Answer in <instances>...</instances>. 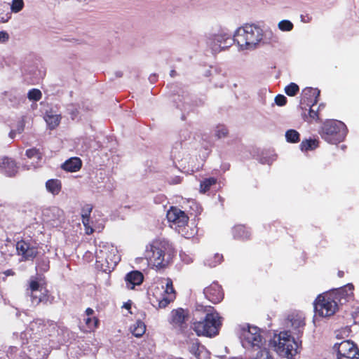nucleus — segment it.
I'll return each mask as SVG.
<instances>
[{
  "instance_id": "nucleus-15",
  "label": "nucleus",
  "mask_w": 359,
  "mask_h": 359,
  "mask_svg": "<svg viewBox=\"0 0 359 359\" xmlns=\"http://www.w3.org/2000/svg\"><path fill=\"white\" fill-rule=\"evenodd\" d=\"M167 218L170 222L178 227H184L189 222V217L187 214L175 207H171L168 211Z\"/></svg>"
},
{
  "instance_id": "nucleus-45",
  "label": "nucleus",
  "mask_w": 359,
  "mask_h": 359,
  "mask_svg": "<svg viewBox=\"0 0 359 359\" xmlns=\"http://www.w3.org/2000/svg\"><path fill=\"white\" fill-rule=\"evenodd\" d=\"M38 266L40 270L43 271H47L49 269V261L48 259H43L41 263L39 264Z\"/></svg>"
},
{
  "instance_id": "nucleus-42",
  "label": "nucleus",
  "mask_w": 359,
  "mask_h": 359,
  "mask_svg": "<svg viewBox=\"0 0 359 359\" xmlns=\"http://www.w3.org/2000/svg\"><path fill=\"white\" fill-rule=\"evenodd\" d=\"M250 359H273L272 355H271L269 351L266 348L261 350V351H258L256 357L252 358Z\"/></svg>"
},
{
  "instance_id": "nucleus-28",
  "label": "nucleus",
  "mask_w": 359,
  "mask_h": 359,
  "mask_svg": "<svg viewBox=\"0 0 359 359\" xmlns=\"http://www.w3.org/2000/svg\"><path fill=\"white\" fill-rule=\"evenodd\" d=\"M132 334L137 338L143 336L146 332V325L144 322L138 320L130 328Z\"/></svg>"
},
{
  "instance_id": "nucleus-24",
  "label": "nucleus",
  "mask_w": 359,
  "mask_h": 359,
  "mask_svg": "<svg viewBox=\"0 0 359 359\" xmlns=\"http://www.w3.org/2000/svg\"><path fill=\"white\" fill-rule=\"evenodd\" d=\"M302 95L304 98H306L309 102L308 103V105H310V103L311 104V102L317 104L320 96V90L318 88L306 87L303 89Z\"/></svg>"
},
{
  "instance_id": "nucleus-51",
  "label": "nucleus",
  "mask_w": 359,
  "mask_h": 359,
  "mask_svg": "<svg viewBox=\"0 0 359 359\" xmlns=\"http://www.w3.org/2000/svg\"><path fill=\"white\" fill-rule=\"evenodd\" d=\"M301 18H302V21H304V22H309V21H310V20H311V18H308V20H305V19H304V15H301Z\"/></svg>"
},
{
  "instance_id": "nucleus-5",
  "label": "nucleus",
  "mask_w": 359,
  "mask_h": 359,
  "mask_svg": "<svg viewBox=\"0 0 359 359\" xmlns=\"http://www.w3.org/2000/svg\"><path fill=\"white\" fill-rule=\"evenodd\" d=\"M347 134L346 125L337 120H327L321 127V137L330 144H338L342 142Z\"/></svg>"
},
{
  "instance_id": "nucleus-41",
  "label": "nucleus",
  "mask_w": 359,
  "mask_h": 359,
  "mask_svg": "<svg viewBox=\"0 0 359 359\" xmlns=\"http://www.w3.org/2000/svg\"><path fill=\"white\" fill-rule=\"evenodd\" d=\"M278 28L281 31L288 32L292 29L293 24L289 20H283L278 23Z\"/></svg>"
},
{
  "instance_id": "nucleus-32",
  "label": "nucleus",
  "mask_w": 359,
  "mask_h": 359,
  "mask_svg": "<svg viewBox=\"0 0 359 359\" xmlns=\"http://www.w3.org/2000/svg\"><path fill=\"white\" fill-rule=\"evenodd\" d=\"M8 6L6 4H0V22H6L11 18Z\"/></svg>"
},
{
  "instance_id": "nucleus-38",
  "label": "nucleus",
  "mask_w": 359,
  "mask_h": 359,
  "mask_svg": "<svg viewBox=\"0 0 359 359\" xmlns=\"http://www.w3.org/2000/svg\"><path fill=\"white\" fill-rule=\"evenodd\" d=\"M41 92L36 88L31 89L27 93V97L29 100L39 101L41 99Z\"/></svg>"
},
{
  "instance_id": "nucleus-4",
  "label": "nucleus",
  "mask_w": 359,
  "mask_h": 359,
  "mask_svg": "<svg viewBox=\"0 0 359 359\" xmlns=\"http://www.w3.org/2000/svg\"><path fill=\"white\" fill-rule=\"evenodd\" d=\"M262 37L263 32L261 28L247 24L237 29L233 36V41L242 49H253L262 41Z\"/></svg>"
},
{
  "instance_id": "nucleus-6",
  "label": "nucleus",
  "mask_w": 359,
  "mask_h": 359,
  "mask_svg": "<svg viewBox=\"0 0 359 359\" xmlns=\"http://www.w3.org/2000/svg\"><path fill=\"white\" fill-rule=\"evenodd\" d=\"M333 294L328 291L318 295L313 302L316 315L320 317L329 318L334 315L339 310V304Z\"/></svg>"
},
{
  "instance_id": "nucleus-8",
  "label": "nucleus",
  "mask_w": 359,
  "mask_h": 359,
  "mask_svg": "<svg viewBox=\"0 0 359 359\" xmlns=\"http://www.w3.org/2000/svg\"><path fill=\"white\" fill-rule=\"evenodd\" d=\"M241 342L245 348H253L261 351L263 350L262 346L265 344V340L259 328L256 326H248L247 329L242 330Z\"/></svg>"
},
{
  "instance_id": "nucleus-22",
  "label": "nucleus",
  "mask_w": 359,
  "mask_h": 359,
  "mask_svg": "<svg viewBox=\"0 0 359 359\" xmlns=\"http://www.w3.org/2000/svg\"><path fill=\"white\" fill-rule=\"evenodd\" d=\"M232 235L233 238L240 241H248L251 236L248 229L242 224L235 225L232 228Z\"/></svg>"
},
{
  "instance_id": "nucleus-10",
  "label": "nucleus",
  "mask_w": 359,
  "mask_h": 359,
  "mask_svg": "<svg viewBox=\"0 0 359 359\" xmlns=\"http://www.w3.org/2000/svg\"><path fill=\"white\" fill-rule=\"evenodd\" d=\"M333 349L337 352V359H359V349L351 340H344L339 344H335Z\"/></svg>"
},
{
  "instance_id": "nucleus-33",
  "label": "nucleus",
  "mask_w": 359,
  "mask_h": 359,
  "mask_svg": "<svg viewBox=\"0 0 359 359\" xmlns=\"http://www.w3.org/2000/svg\"><path fill=\"white\" fill-rule=\"evenodd\" d=\"M25 155L28 158H36L39 161H41L43 158V154L39 149L35 147L27 149Z\"/></svg>"
},
{
  "instance_id": "nucleus-27",
  "label": "nucleus",
  "mask_w": 359,
  "mask_h": 359,
  "mask_svg": "<svg viewBox=\"0 0 359 359\" xmlns=\"http://www.w3.org/2000/svg\"><path fill=\"white\" fill-rule=\"evenodd\" d=\"M319 146V142L316 139H305L303 140L299 145L302 151H308L314 150Z\"/></svg>"
},
{
  "instance_id": "nucleus-50",
  "label": "nucleus",
  "mask_w": 359,
  "mask_h": 359,
  "mask_svg": "<svg viewBox=\"0 0 359 359\" xmlns=\"http://www.w3.org/2000/svg\"><path fill=\"white\" fill-rule=\"evenodd\" d=\"M337 275L339 278H343L344 276V272L343 271H339Z\"/></svg>"
},
{
  "instance_id": "nucleus-47",
  "label": "nucleus",
  "mask_w": 359,
  "mask_h": 359,
  "mask_svg": "<svg viewBox=\"0 0 359 359\" xmlns=\"http://www.w3.org/2000/svg\"><path fill=\"white\" fill-rule=\"evenodd\" d=\"M4 273L6 276H14L15 275V272L12 270V269H8V270H6Z\"/></svg>"
},
{
  "instance_id": "nucleus-14",
  "label": "nucleus",
  "mask_w": 359,
  "mask_h": 359,
  "mask_svg": "<svg viewBox=\"0 0 359 359\" xmlns=\"http://www.w3.org/2000/svg\"><path fill=\"white\" fill-rule=\"evenodd\" d=\"M203 293L205 298L213 304L219 303L224 296L222 286L217 282H213L208 287H206Z\"/></svg>"
},
{
  "instance_id": "nucleus-18",
  "label": "nucleus",
  "mask_w": 359,
  "mask_h": 359,
  "mask_svg": "<svg viewBox=\"0 0 359 359\" xmlns=\"http://www.w3.org/2000/svg\"><path fill=\"white\" fill-rule=\"evenodd\" d=\"M143 280V273L137 270L128 273L125 276L126 287L130 290H133L135 286L140 285Z\"/></svg>"
},
{
  "instance_id": "nucleus-53",
  "label": "nucleus",
  "mask_w": 359,
  "mask_h": 359,
  "mask_svg": "<svg viewBox=\"0 0 359 359\" xmlns=\"http://www.w3.org/2000/svg\"><path fill=\"white\" fill-rule=\"evenodd\" d=\"M24 130L23 126H21L20 128L18 129V133H21Z\"/></svg>"
},
{
  "instance_id": "nucleus-21",
  "label": "nucleus",
  "mask_w": 359,
  "mask_h": 359,
  "mask_svg": "<svg viewBox=\"0 0 359 359\" xmlns=\"http://www.w3.org/2000/svg\"><path fill=\"white\" fill-rule=\"evenodd\" d=\"M325 106V105L324 104H320L317 106V104H313V102H311L309 113L307 115H305L304 121L309 123L318 122L320 121L319 111L321 109H324Z\"/></svg>"
},
{
  "instance_id": "nucleus-36",
  "label": "nucleus",
  "mask_w": 359,
  "mask_h": 359,
  "mask_svg": "<svg viewBox=\"0 0 359 359\" xmlns=\"http://www.w3.org/2000/svg\"><path fill=\"white\" fill-rule=\"evenodd\" d=\"M223 261V255L221 254H215L213 257L206 260L207 264L210 267H215Z\"/></svg>"
},
{
  "instance_id": "nucleus-20",
  "label": "nucleus",
  "mask_w": 359,
  "mask_h": 359,
  "mask_svg": "<svg viewBox=\"0 0 359 359\" xmlns=\"http://www.w3.org/2000/svg\"><path fill=\"white\" fill-rule=\"evenodd\" d=\"M94 313V310L91 308H87L85 311L86 318L83 320L87 328L86 331H94L99 326L100 320L97 317L93 316Z\"/></svg>"
},
{
  "instance_id": "nucleus-48",
  "label": "nucleus",
  "mask_w": 359,
  "mask_h": 359,
  "mask_svg": "<svg viewBox=\"0 0 359 359\" xmlns=\"http://www.w3.org/2000/svg\"><path fill=\"white\" fill-rule=\"evenodd\" d=\"M123 308H125V309H128V310H129V309H131V303H130V302H126V303H125V304H123Z\"/></svg>"
},
{
  "instance_id": "nucleus-40",
  "label": "nucleus",
  "mask_w": 359,
  "mask_h": 359,
  "mask_svg": "<svg viewBox=\"0 0 359 359\" xmlns=\"http://www.w3.org/2000/svg\"><path fill=\"white\" fill-rule=\"evenodd\" d=\"M24 7L23 0H13L11 6V10L12 12L18 13Z\"/></svg>"
},
{
  "instance_id": "nucleus-26",
  "label": "nucleus",
  "mask_w": 359,
  "mask_h": 359,
  "mask_svg": "<svg viewBox=\"0 0 359 359\" xmlns=\"http://www.w3.org/2000/svg\"><path fill=\"white\" fill-rule=\"evenodd\" d=\"M46 287H43L39 282L38 277H32L29 281V287L27 290L29 291L30 297L32 295L35 294L36 293H39V291L44 289Z\"/></svg>"
},
{
  "instance_id": "nucleus-7",
  "label": "nucleus",
  "mask_w": 359,
  "mask_h": 359,
  "mask_svg": "<svg viewBox=\"0 0 359 359\" xmlns=\"http://www.w3.org/2000/svg\"><path fill=\"white\" fill-rule=\"evenodd\" d=\"M152 296L155 298L159 309H165L176 298V292L171 278H166L165 287L154 286L151 289Z\"/></svg>"
},
{
  "instance_id": "nucleus-16",
  "label": "nucleus",
  "mask_w": 359,
  "mask_h": 359,
  "mask_svg": "<svg viewBox=\"0 0 359 359\" xmlns=\"http://www.w3.org/2000/svg\"><path fill=\"white\" fill-rule=\"evenodd\" d=\"M354 286L351 283H348L344 287L330 290V293L336 297V301L339 305L345 304L353 297Z\"/></svg>"
},
{
  "instance_id": "nucleus-29",
  "label": "nucleus",
  "mask_w": 359,
  "mask_h": 359,
  "mask_svg": "<svg viewBox=\"0 0 359 359\" xmlns=\"http://www.w3.org/2000/svg\"><path fill=\"white\" fill-rule=\"evenodd\" d=\"M46 122L50 130H53L57 127L61 121L60 115L46 114L45 118Z\"/></svg>"
},
{
  "instance_id": "nucleus-2",
  "label": "nucleus",
  "mask_w": 359,
  "mask_h": 359,
  "mask_svg": "<svg viewBox=\"0 0 359 359\" xmlns=\"http://www.w3.org/2000/svg\"><path fill=\"white\" fill-rule=\"evenodd\" d=\"M222 325V318L212 306H201L193 312L191 327L198 337L217 336Z\"/></svg>"
},
{
  "instance_id": "nucleus-11",
  "label": "nucleus",
  "mask_w": 359,
  "mask_h": 359,
  "mask_svg": "<svg viewBox=\"0 0 359 359\" xmlns=\"http://www.w3.org/2000/svg\"><path fill=\"white\" fill-rule=\"evenodd\" d=\"M189 310L184 309L182 308H177L172 310L170 313V323L175 329H177L180 332L184 333L188 327L187 322L189 320Z\"/></svg>"
},
{
  "instance_id": "nucleus-46",
  "label": "nucleus",
  "mask_w": 359,
  "mask_h": 359,
  "mask_svg": "<svg viewBox=\"0 0 359 359\" xmlns=\"http://www.w3.org/2000/svg\"><path fill=\"white\" fill-rule=\"evenodd\" d=\"M9 39L8 34L5 31H1L0 32V41L5 42L8 41Z\"/></svg>"
},
{
  "instance_id": "nucleus-43",
  "label": "nucleus",
  "mask_w": 359,
  "mask_h": 359,
  "mask_svg": "<svg viewBox=\"0 0 359 359\" xmlns=\"http://www.w3.org/2000/svg\"><path fill=\"white\" fill-rule=\"evenodd\" d=\"M287 97L283 95H278L275 97V102L278 106L283 107L287 103Z\"/></svg>"
},
{
  "instance_id": "nucleus-13",
  "label": "nucleus",
  "mask_w": 359,
  "mask_h": 359,
  "mask_svg": "<svg viewBox=\"0 0 359 359\" xmlns=\"http://www.w3.org/2000/svg\"><path fill=\"white\" fill-rule=\"evenodd\" d=\"M19 166L15 160L9 156L0 157V173L8 177H13L18 172Z\"/></svg>"
},
{
  "instance_id": "nucleus-1",
  "label": "nucleus",
  "mask_w": 359,
  "mask_h": 359,
  "mask_svg": "<svg viewBox=\"0 0 359 359\" xmlns=\"http://www.w3.org/2000/svg\"><path fill=\"white\" fill-rule=\"evenodd\" d=\"M288 319L292 327V332L297 337V339L287 331H285L275 335L271 344L280 355L292 358L298 353L297 350L302 345V341L299 339L303 334L306 323L305 318L299 313H292L288 316Z\"/></svg>"
},
{
  "instance_id": "nucleus-25",
  "label": "nucleus",
  "mask_w": 359,
  "mask_h": 359,
  "mask_svg": "<svg viewBox=\"0 0 359 359\" xmlns=\"http://www.w3.org/2000/svg\"><path fill=\"white\" fill-rule=\"evenodd\" d=\"M46 188L48 192L57 195L62 190V182L57 179H50L46 182Z\"/></svg>"
},
{
  "instance_id": "nucleus-39",
  "label": "nucleus",
  "mask_w": 359,
  "mask_h": 359,
  "mask_svg": "<svg viewBox=\"0 0 359 359\" xmlns=\"http://www.w3.org/2000/svg\"><path fill=\"white\" fill-rule=\"evenodd\" d=\"M229 134L227 128L224 125H219L217 127L215 131V135L217 138L226 137Z\"/></svg>"
},
{
  "instance_id": "nucleus-52",
  "label": "nucleus",
  "mask_w": 359,
  "mask_h": 359,
  "mask_svg": "<svg viewBox=\"0 0 359 359\" xmlns=\"http://www.w3.org/2000/svg\"><path fill=\"white\" fill-rule=\"evenodd\" d=\"M175 70H172V71L170 72V76H175Z\"/></svg>"
},
{
  "instance_id": "nucleus-12",
  "label": "nucleus",
  "mask_w": 359,
  "mask_h": 359,
  "mask_svg": "<svg viewBox=\"0 0 359 359\" xmlns=\"http://www.w3.org/2000/svg\"><path fill=\"white\" fill-rule=\"evenodd\" d=\"M233 41V39L230 34H215L211 39L210 46L213 52L217 53L230 47Z\"/></svg>"
},
{
  "instance_id": "nucleus-44",
  "label": "nucleus",
  "mask_w": 359,
  "mask_h": 359,
  "mask_svg": "<svg viewBox=\"0 0 359 359\" xmlns=\"http://www.w3.org/2000/svg\"><path fill=\"white\" fill-rule=\"evenodd\" d=\"M82 223L85 227V232L87 235H91L94 232L93 228L90 225V220H82Z\"/></svg>"
},
{
  "instance_id": "nucleus-31",
  "label": "nucleus",
  "mask_w": 359,
  "mask_h": 359,
  "mask_svg": "<svg viewBox=\"0 0 359 359\" xmlns=\"http://www.w3.org/2000/svg\"><path fill=\"white\" fill-rule=\"evenodd\" d=\"M285 138L287 142L297 143L300 141V134L296 130L290 129L285 133Z\"/></svg>"
},
{
  "instance_id": "nucleus-30",
  "label": "nucleus",
  "mask_w": 359,
  "mask_h": 359,
  "mask_svg": "<svg viewBox=\"0 0 359 359\" xmlns=\"http://www.w3.org/2000/svg\"><path fill=\"white\" fill-rule=\"evenodd\" d=\"M217 183V179L215 177L205 178L204 180L201 182L200 191L202 193L208 191L212 185Z\"/></svg>"
},
{
  "instance_id": "nucleus-17",
  "label": "nucleus",
  "mask_w": 359,
  "mask_h": 359,
  "mask_svg": "<svg viewBox=\"0 0 359 359\" xmlns=\"http://www.w3.org/2000/svg\"><path fill=\"white\" fill-rule=\"evenodd\" d=\"M100 253L101 256H99L98 258L104 259V262L109 270H110V269H114L120 261V257L116 249L111 248L110 250H101Z\"/></svg>"
},
{
  "instance_id": "nucleus-3",
  "label": "nucleus",
  "mask_w": 359,
  "mask_h": 359,
  "mask_svg": "<svg viewBox=\"0 0 359 359\" xmlns=\"http://www.w3.org/2000/svg\"><path fill=\"white\" fill-rule=\"evenodd\" d=\"M173 252L172 245L168 241L156 239L147 246L145 257L153 268L161 269L169 265Z\"/></svg>"
},
{
  "instance_id": "nucleus-34",
  "label": "nucleus",
  "mask_w": 359,
  "mask_h": 359,
  "mask_svg": "<svg viewBox=\"0 0 359 359\" xmlns=\"http://www.w3.org/2000/svg\"><path fill=\"white\" fill-rule=\"evenodd\" d=\"M201 348H203V347H201ZM189 352L193 354L197 359H200L201 350L200 342L198 339L191 342V344L189 347Z\"/></svg>"
},
{
  "instance_id": "nucleus-37",
  "label": "nucleus",
  "mask_w": 359,
  "mask_h": 359,
  "mask_svg": "<svg viewBox=\"0 0 359 359\" xmlns=\"http://www.w3.org/2000/svg\"><path fill=\"white\" fill-rule=\"evenodd\" d=\"M299 91V88L295 83H290L285 88V93L290 97L295 96Z\"/></svg>"
},
{
  "instance_id": "nucleus-19",
  "label": "nucleus",
  "mask_w": 359,
  "mask_h": 359,
  "mask_svg": "<svg viewBox=\"0 0 359 359\" xmlns=\"http://www.w3.org/2000/svg\"><path fill=\"white\" fill-rule=\"evenodd\" d=\"M54 299V297L52 296L49 291L45 287L39 290V293L32 295L31 301L36 305H39V304L46 305L53 304Z\"/></svg>"
},
{
  "instance_id": "nucleus-49",
  "label": "nucleus",
  "mask_w": 359,
  "mask_h": 359,
  "mask_svg": "<svg viewBox=\"0 0 359 359\" xmlns=\"http://www.w3.org/2000/svg\"><path fill=\"white\" fill-rule=\"evenodd\" d=\"M15 130H11L10 133H9V136L11 138H14L15 136Z\"/></svg>"
},
{
  "instance_id": "nucleus-23",
  "label": "nucleus",
  "mask_w": 359,
  "mask_h": 359,
  "mask_svg": "<svg viewBox=\"0 0 359 359\" xmlns=\"http://www.w3.org/2000/svg\"><path fill=\"white\" fill-rule=\"evenodd\" d=\"M82 165L81 160L78 157H73L67 160L62 165V168L68 172H76Z\"/></svg>"
},
{
  "instance_id": "nucleus-35",
  "label": "nucleus",
  "mask_w": 359,
  "mask_h": 359,
  "mask_svg": "<svg viewBox=\"0 0 359 359\" xmlns=\"http://www.w3.org/2000/svg\"><path fill=\"white\" fill-rule=\"evenodd\" d=\"M93 206L91 204H86L81 208V219L84 221H88L90 218Z\"/></svg>"
},
{
  "instance_id": "nucleus-9",
  "label": "nucleus",
  "mask_w": 359,
  "mask_h": 359,
  "mask_svg": "<svg viewBox=\"0 0 359 359\" xmlns=\"http://www.w3.org/2000/svg\"><path fill=\"white\" fill-rule=\"evenodd\" d=\"M17 255L21 261H33L39 254L37 243L31 239H21L16 243Z\"/></svg>"
}]
</instances>
